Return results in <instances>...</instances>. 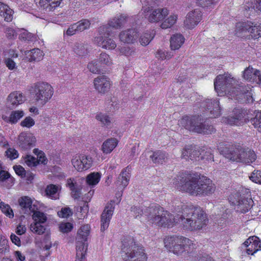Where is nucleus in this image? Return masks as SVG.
Returning a JSON list of instances; mask_svg holds the SVG:
<instances>
[{"label": "nucleus", "instance_id": "22", "mask_svg": "<svg viewBox=\"0 0 261 261\" xmlns=\"http://www.w3.org/2000/svg\"><path fill=\"white\" fill-rule=\"evenodd\" d=\"M96 90L100 93L104 94L110 88L109 79L105 75H100L94 80Z\"/></svg>", "mask_w": 261, "mask_h": 261}, {"label": "nucleus", "instance_id": "21", "mask_svg": "<svg viewBox=\"0 0 261 261\" xmlns=\"http://www.w3.org/2000/svg\"><path fill=\"white\" fill-rule=\"evenodd\" d=\"M36 138L32 134L21 133L18 136L19 146L23 149H28L35 145Z\"/></svg>", "mask_w": 261, "mask_h": 261}, {"label": "nucleus", "instance_id": "49", "mask_svg": "<svg viewBox=\"0 0 261 261\" xmlns=\"http://www.w3.org/2000/svg\"><path fill=\"white\" fill-rule=\"evenodd\" d=\"M230 217L231 213L230 211L227 210H225V212H223L222 214L220 219L217 220L218 223L222 226L226 224V223H228Z\"/></svg>", "mask_w": 261, "mask_h": 261}, {"label": "nucleus", "instance_id": "33", "mask_svg": "<svg viewBox=\"0 0 261 261\" xmlns=\"http://www.w3.org/2000/svg\"><path fill=\"white\" fill-rule=\"evenodd\" d=\"M185 38L180 34L173 35L170 38V47L171 49L176 50L179 49L184 43Z\"/></svg>", "mask_w": 261, "mask_h": 261}, {"label": "nucleus", "instance_id": "25", "mask_svg": "<svg viewBox=\"0 0 261 261\" xmlns=\"http://www.w3.org/2000/svg\"><path fill=\"white\" fill-rule=\"evenodd\" d=\"M18 203L21 207V213L30 215L34 210L32 208V200L28 196H23L18 199Z\"/></svg>", "mask_w": 261, "mask_h": 261}, {"label": "nucleus", "instance_id": "39", "mask_svg": "<svg viewBox=\"0 0 261 261\" xmlns=\"http://www.w3.org/2000/svg\"><path fill=\"white\" fill-rule=\"evenodd\" d=\"M19 38L21 41L27 42H32L37 40V36L26 30L20 33Z\"/></svg>", "mask_w": 261, "mask_h": 261}, {"label": "nucleus", "instance_id": "19", "mask_svg": "<svg viewBox=\"0 0 261 261\" xmlns=\"http://www.w3.org/2000/svg\"><path fill=\"white\" fill-rule=\"evenodd\" d=\"M235 205L234 209L241 213H245L251 208L253 204V201L250 197H245L240 196L238 200L233 201Z\"/></svg>", "mask_w": 261, "mask_h": 261}, {"label": "nucleus", "instance_id": "60", "mask_svg": "<svg viewBox=\"0 0 261 261\" xmlns=\"http://www.w3.org/2000/svg\"><path fill=\"white\" fill-rule=\"evenodd\" d=\"M6 155L11 160L17 158L19 154L18 151L16 149L12 148L8 149L6 151Z\"/></svg>", "mask_w": 261, "mask_h": 261}, {"label": "nucleus", "instance_id": "55", "mask_svg": "<svg viewBox=\"0 0 261 261\" xmlns=\"http://www.w3.org/2000/svg\"><path fill=\"white\" fill-rule=\"evenodd\" d=\"M58 215L60 217L68 218L72 215V213L69 207H64L58 212Z\"/></svg>", "mask_w": 261, "mask_h": 261}, {"label": "nucleus", "instance_id": "27", "mask_svg": "<svg viewBox=\"0 0 261 261\" xmlns=\"http://www.w3.org/2000/svg\"><path fill=\"white\" fill-rule=\"evenodd\" d=\"M200 153L195 146L192 145H187L183 149L181 157L185 159L191 160H196L199 158Z\"/></svg>", "mask_w": 261, "mask_h": 261}, {"label": "nucleus", "instance_id": "24", "mask_svg": "<svg viewBox=\"0 0 261 261\" xmlns=\"http://www.w3.org/2000/svg\"><path fill=\"white\" fill-rule=\"evenodd\" d=\"M231 97L238 100L241 103H246V95L248 89L243 84H238L236 89L232 90Z\"/></svg>", "mask_w": 261, "mask_h": 261}, {"label": "nucleus", "instance_id": "31", "mask_svg": "<svg viewBox=\"0 0 261 261\" xmlns=\"http://www.w3.org/2000/svg\"><path fill=\"white\" fill-rule=\"evenodd\" d=\"M118 141L116 139L112 138L106 140L102 144L101 150L105 154L111 153L117 146Z\"/></svg>", "mask_w": 261, "mask_h": 261}, {"label": "nucleus", "instance_id": "51", "mask_svg": "<svg viewBox=\"0 0 261 261\" xmlns=\"http://www.w3.org/2000/svg\"><path fill=\"white\" fill-rule=\"evenodd\" d=\"M144 210L142 206H133L131 207L130 211L132 215L136 218H138L143 214L144 215Z\"/></svg>", "mask_w": 261, "mask_h": 261}, {"label": "nucleus", "instance_id": "48", "mask_svg": "<svg viewBox=\"0 0 261 261\" xmlns=\"http://www.w3.org/2000/svg\"><path fill=\"white\" fill-rule=\"evenodd\" d=\"M251 123L259 132H261V112H258L255 116L250 120Z\"/></svg>", "mask_w": 261, "mask_h": 261}, {"label": "nucleus", "instance_id": "58", "mask_svg": "<svg viewBox=\"0 0 261 261\" xmlns=\"http://www.w3.org/2000/svg\"><path fill=\"white\" fill-rule=\"evenodd\" d=\"M35 124V121L30 116L27 117L20 123V125L22 127H27L30 128Z\"/></svg>", "mask_w": 261, "mask_h": 261}, {"label": "nucleus", "instance_id": "40", "mask_svg": "<svg viewBox=\"0 0 261 261\" xmlns=\"http://www.w3.org/2000/svg\"><path fill=\"white\" fill-rule=\"evenodd\" d=\"M97 62L100 66H110L112 64L111 58L109 55L106 53H102L100 54Z\"/></svg>", "mask_w": 261, "mask_h": 261}, {"label": "nucleus", "instance_id": "28", "mask_svg": "<svg viewBox=\"0 0 261 261\" xmlns=\"http://www.w3.org/2000/svg\"><path fill=\"white\" fill-rule=\"evenodd\" d=\"M130 177V170L128 166L123 169L117 178V185L120 188H124L128 184Z\"/></svg>", "mask_w": 261, "mask_h": 261}, {"label": "nucleus", "instance_id": "4", "mask_svg": "<svg viewBox=\"0 0 261 261\" xmlns=\"http://www.w3.org/2000/svg\"><path fill=\"white\" fill-rule=\"evenodd\" d=\"M180 123L186 129L198 134H209L215 132L213 126L201 115L185 116L180 120Z\"/></svg>", "mask_w": 261, "mask_h": 261}, {"label": "nucleus", "instance_id": "9", "mask_svg": "<svg viewBox=\"0 0 261 261\" xmlns=\"http://www.w3.org/2000/svg\"><path fill=\"white\" fill-rule=\"evenodd\" d=\"M90 226L84 225L79 229L77 233L79 240L76 245V253L75 261H86V252L87 250L88 237L89 236Z\"/></svg>", "mask_w": 261, "mask_h": 261}, {"label": "nucleus", "instance_id": "41", "mask_svg": "<svg viewBox=\"0 0 261 261\" xmlns=\"http://www.w3.org/2000/svg\"><path fill=\"white\" fill-rule=\"evenodd\" d=\"M256 70L249 66L244 70L243 73V77L247 81H254L255 80L254 72Z\"/></svg>", "mask_w": 261, "mask_h": 261}, {"label": "nucleus", "instance_id": "26", "mask_svg": "<svg viewBox=\"0 0 261 261\" xmlns=\"http://www.w3.org/2000/svg\"><path fill=\"white\" fill-rule=\"evenodd\" d=\"M138 32L135 29H128L119 34L120 40L124 43H133L138 38Z\"/></svg>", "mask_w": 261, "mask_h": 261}, {"label": "nucleus", "instance_id": "53", "mask_svg": "<svg viewBox=\"0 0 261 261\" xmlns=\"http://www.w3.org/2000/svg\"><path fill=\"white\" fill-rule=\"evenodd\" d=\"M25 163L30 167H35L38 164L37 159L31 155H27L24 157Z\"/></svg>", "mask_w": 261, "mask_h": 261}, {"label": "nucleus", "instance_id": "11", "mask_svg": "<svg viewBox=\"0 0 261 261\" xmlns=\"http://www.w3.org/2000/svg\"><path fill=\"white\" fill-rule=\"evenodd\" d=\"M237 28L242 32H248L251 38L256 39L261 37V26L260 24L251 21L240 22L237 23Z\"/></svg>", "mask_w": 261, "mask_h": 261}, {"label": "nucleus", "instance_id": "30", "mask_svg": "<svg viewBox=\"0 0 261 261\" xmlns=\"http://www.w3.org/2000/svg\"><path fill=\"white\" fill-rule=\"evenodd\" d=\"M27 58L29 61H40L42 60L44 54L43 51L39 48H34L30 50L25 51Z\"/></svg>", "mask_w": 261, "mask_h": 261}, {"label": "nucleus", "instance_id": "57", "mask_svg": "<svg viewBox=\"0 0 261 261\" xmlns=\"http://www.w3.org/2000/svg\"><path fill=\"white\" fill-rule=\"evenodd\" d=\"M14 11L10 7L7 9L4 13V15H2L4 18L5 21L10 22L12 20L13 18Z\"/></svg>", "mask_w": 261, "mask_h": 261}, {"label": "nucleus", "instance_id": "46", "mask_svg": "<svg viewBox=\"0 0 261 261\" xmlns=\"http://www.w3.org/2000/svg\"><path fill=\"white\" fill-rule=\"evenodd\" d=\"M96 119L100 121L101 124L108 127L111 124V118L107 115L99 113L96 116Z\"/></svg>", "mask_w": 261, "mask_h": 261}, {"label": "nucleus", "instance_id": "15", "mask_svg": "<svg viewBox=\"0 0 261 261\" xmlns=\"http://www.w3.org/2000/svg\"><path fill=\"white\" fill-rule=\"evenodd\" d=\"M147 19L150 22H157L163 20L168 14L169 10L166 8L155 9L147 8Z\"/></svg>", "mask_w": 261, "mask_h": 261}, {"label": "nucleus", "instance_id": "54", "mask_svg": "<svg viewBox=\"0 0 261 261\" xmlns=\"http://www.w3.org/2000/svg\"><path fill=\"white\" fill-rule=\"evenodd\" d=\"M219 0H197L198 6L202 7H208L216 4Z\"/></svg>", "mask_w": 261, "mask_h": 261}, {"label": "nucleus", "instance_id": "38", "mask_svg": "<svg viewBox=\"0 0 261 261\" xmlns=\"http://www.w3.org/2000/svg\"><path fill=\"white\" fill-rule=\"evenodd\" d=\"M150 158L152 159L153 163L162 164L167 156L165 152L161 150H158L154 152L153 154L150 156Z\"/></svg>", "mask_w": 261, "mask_h": 261}, {"label": "nucleus", "instance_id": "37", "mask_svg": "<svg viewBox=\"0 0 261 261\" xmlns=\"http://www.w3.org/2000/svg\"><path fill=\"white\" fill-rule=\"evenodd\" d=\"M100 177L101 174L98 172L91 173L87 176L86 182L90 186H94L99 182Z\"/></svg>", "mask_w": 261, "mask_h": 261}, {"label": "nucleus", "instance_id": "64", "mask_svg": "<svg viewBox=\"0 0 261 261\" xmlns=\"http://www.w3.org/2000/svg\"><path fill=\"white\" fill-rule=\"evenodd\" d=\"M2 168L0 165V181H4L10 177V174L8 172L3 170Z\"/></svg>", "mask_w": 261, "mask_h": 261}, {"label": "nucleus", "instance_id": "12", "mask_svg": "<svg viewBox=\"0 0 261 261\" xmlns=\"http://www.w3.org/2000/svg\"><path fill=\"white\" fill-rule=\"evenodd\" d=\"M33 219L34 223L31 224L30 229L33 232L38 234H42L45 231V227L42 225L47 220V217L44 213L40 211H34Z\"/></svg>", "mask_w": 261, "mask_h": 261}, {"label": "nucleus", "instance_id": "5", "mask_svg": "<svg viewBox=\"0 0 261 261\" xmlns=\"http://www.w3.org/2000/svg\"><path fill=\"white\" fill-rule=\"evenodd\" d=\"M164 244L169 251L177 255H181L184 252L189 253L192 252L195 246L189 239L177 236L166 238L164 240Z\"/></svg>", "mask_w": 261, "mask_h": 261}, {"label": "nucleus", "instance_id": "32", "mask_svg": "<svg viewBox=\"0 0 261 261\" xmlns=\"http://www.w3.org/2000/svg\"><path fill=\"white\" fill-rule=\"evenodd\" d=\"M74 52L80 57H85L89 53L87 44L84 42H76L73 47Z\"/></svg>", "mask_w": 261, "mask_h": 261}, {"label": "nucleus", "instance_id": "44", "mask_svg": "<svg viewBox=\"0 0 261 261\" xmlns=\"http://www.w3.org/2000/svg\"><path fill=\"white\" fill-rule=\"evenodd\" d=\"M78 32H81L90 28L91 23L88 19H83L75 23Z\"/></svg>", "mask_w": 261, "mask_h": 261}, {"label": "nucleus", "instance_id": "43", "mask_svg": "<svg viewBox=\"0 0 261 261\" xmlns=\"http://www.w3.org/2000/svg\"><path fill=\"white\" fill-rule=\"evenodd\" d=\"M176 19V15H170L162 23L161 28L163 29L171 28L175 23Z\"/></svg>", "mask_w": 261, "mask_h": 261}, {"label": "nucleus", "instance_id": "47", "mask_svg": "<svg viewBox=\"0 0 261 261\" xmlns=\"http://www.w3.org/2000/svg\"><path fill=\"white\" fill-rule=\"evenodd\" d=\"M154 34L152 32L145 33L142 35L140 38V43L144 46H146L149 44L150 41L153 39Z\"/></svg>", "mask_w": 261, "mask_h": 261}, {"label": "nucleus", "instance_id": "10", "mask_svg": "<svg viewBox=\"0 0 261 261\" xmlns=\"http://www.w3.org/2000/svg\"><path fill=\"white\" fill-rule=\"evenodd\" d=\"M98 32L99 36L95 38V42L97 45L108 49H113L116 47L115 42L109 38L113 33L112 31H110V27L101 26L99 28Z\"/></svg>", "mask_w": 261, "mask_h": 261}, {"label": "nucleus", "instance_id": "20", "mask_svg": "<svg viewBox=\"0 0 261 261\" xmlns=\"http://www.w3.org/2000/svg\"><path fill=\"white\" fill-rule=\"evenodd\" d=\"M201 18L200 11L199 9H195L188 13L184 21V24L188 29H193L200 22Z\"/></svg>", "mask_w": 261, "mask_h": 261}, {"label": "nucleus", "instance_id": "36", "mask_svg": "<svg viewBox=\"0 0 261 261\" xmlns=\"http://www.w3.org/2000/svg\"><path fill=\"white\" fill-rule=\"evenodd\" d=\"M24 115V113L22 111H13L11 112L9 117H3L5 121L9 122L11 123H16L21 117Z\"/></svg>", "mask_w": 261, "mask_h": 261}, {"label": "nucleus", "instance_id": "52", "mask_svg": "<svg viewBox=\"0 0 261 261\" xmlns=\"http://www.w3.org/2000/svg\"><path fill=\"white\" fill-rule=\"evenodd\" d=\"M97 62V61H92L87 65L88 69L93 73H98L100 71V65Z\"/></svg>", "mask_w": 261, "mask_h": 261}, {"label": "nucleus", "instance_id": "23", "mask_svg": "<svg viewBox=\"0 0 261 261\" xmlns=\"http://www.w3.org/2000/svg\"><path fill=\"white\" fill-rule=\"evenodd\" d=\"M23 101L22 94L17 91H15L9 95L6 106L9 109H13L18 105L22 103Z\"/></svg>", "mask_w": 261, "mask_h": 261}, {"label": "nucleus", "instance_id": "29", "mask_svg": "<svg viewBox=\"0 0 261 261\" xmlns=\"http://www.w3.org/2000/svg\"><path fill=\"white\" fill-rule=\"evenodd\" d=\"M126 18V16L125 15L117 16L110 20L108 25L103 26L110 27V31H112V28L119 29L125 23Z\"/></svg>", "mask_w": 261, "mask_h": 261}, {"label": "nucleus", "instance_id": "42", "mask_svg": "<svg viewBox=\"0 0 261 261\" xmlns=\"http://www.w3.org/2000/svg\"><path fill=\"white\" fill-rule=\"evenodd\" d=\"M176 19V15H170L162 23L161 28L163 29L171 28L175 23Z\"/></svg>", "mask_w": 261, "mask_h": 261}, {"label": "nucleus", "instance_id": "13", "mask_svg": "<svg viewBox=\"0 0 261 261\" xmlns=\"http://www.w3.org/2000/svg\"><path fill=\"white\" fill-rule=\"evenodd\" d=\"M93 162L92 157L85 155L76 154L71 160L72 164L78 171L89 169L92 166Z\"/></svg>", "mask_w": 261, "mask_h": 261}, {"label": "nucleus", "instance_id": "63", "mask_svg": "<svg viewBox=\"0 0 261 261\" xmlns=\"http://www.w3.org/2000/svg\"><path fill=\"white\" fill-rule=\"evenodd\" d=\"M79 33L75 23L70 25L66 31V35L68 36H72Z\"/></svg>", "mask_w": 261, "mask_h": 261}, {"label": "nucleus", "instance_id": "35", "mask_svg": "<svg viewBox=\"0 0 261 261\" xmlns=\"http://www.w3.org/2000/svg\"><path fill=\"white\" fill-rule=\"evenodd\" d=\"M58 191V188L56 185L50 184L47 185L45 188V195L51 199H58L59 196L57 194Z\"/></svg>", "mask_w": 261, "mask_h": 261}, {"label": "nucleus", "instance_id": "62", "mask_svg": "<svg viewBox=\"0 0 261 261\" xmlns=\"http://www.w3.org/2000/svg\"><path fill=\"white\" fill-rule=\"evenodd\" d=\"M62 0H40V3L45 5L48 3V5L52 8H56L60 5V2Z\"/></svg>", "mask_w": 261, "mask_h": 261}, {"label": "nucleus", "instance_id": "14", "mask_svg": "<svg viewBox=\"0 0 261 261\" xmlns=\"http://www.w3.org/2000/svg\"><path fill=\"white\" fill-rule=\"evenodd\" d=\"M234 115L225 118L224 122L230 125L240 126L248 121L246 111L242 109H236L234 111Z\"/></svg>", "mask_w": 261, "mask_h": 261}, {"label": "nucleus", "instance_id": "56", "mask_svg": "<svg viewBox=\"0 0 261 261\" xmlns=\"http://www.w3.org/2000/svg\"><path fill=\"white\" fill-rule=\"evenodd\" d=\"M73 228L72 225L69 222L62 223L60 225V230L63 233L70 231Z\"/></svg>", "mask_w": 261, "mask_h": 261}, {"label": "nucleus", "instance_id": "61", "mask_svg": "<svg viewBox=\"0 0 261 261\" xmlns=\"http://www.w3.org/2000/svg\"><path fill=\"white\" fill-rule=\"evenodd\" d=\"M13 169L18 175L21 178H24L26 170L23 167L20 165H15L13 166Z\"/></svg>", "mask_w": 261, "mask_h": 261}, {"label": "nucleus", "instance_id": "1", "mask_svg": "<svg viewBox=\"0 0 261 261\" xmlns=\"http://www.w3.org/2000/svg\"><path fill=\"white\" fill-rule=\"evenodd\" d=\"M176 210L178 214L174 216L159 205H152L146 207L144 216L147 221L159 226L172 227L175 223L180 224L188 230H196L202 229L208 222L206 214L199 206L192 205L181 204Z\"/></svg>", "mask_w": 261, "mask_h": 261}, {"label": "nucleus", "instance_id": "2", "mask_svg": "<svg viewBox=\"0 0 261 261\" xmlns=\"http://www.w3.org/2000/svg\"><path fill=\"white\" fill-rule=\"evenodd\" d=\"M175 179L177 188L192 196H209L216 190L211 179L205 176L200 177L197 173H181Z\"/></svg>", "mask_w": 261, "mask_h": 261}, {"label": "nucleus", "instance_id": "16", "mask_svg": "<svg viewBox=\"0 0 261 261\" xmlns=\"http://www.w3.org/2000/svg\"><path fill=\"white\" fill-rule=\"evenodd\" d=\"M201 106L210 113V117L216 118L220 116L221 109L218 99H207L201 104Z\"/></svg>", "mask_w": 261, "mask_h": 261}, {"label": "nucleus", "instance_id": "59", "mask_svg": "<svg viewBox=\"0 0 261 261\" xmlns=\"http://www.w3.org/2000/svg\"><path fill=\"white\" fill-rule=\"evenodd\" d=\"M261 178V171L254 170L252 172L249 178L253 182L258 184Z\"/></svg>", "mask_w": 261, "mask_h": 261}, {"label": "nucleus", "instance_id": "17", "mask_svg": "<svg viewBox=\"0 0 261 261\" xmlns=\"http://www.w3.org/2000/svg\"><path fill=\"white\" fill-rule=\"evenodd\" d=\"M248 255H253L257 251L261 250V242L256 236L250 237L242 244V248Z\"/></svg>", "mask_w": 261, "mask_h": 261}, {"label": "nucleus", "instance_id": "18", "mask_svg": "<svg viewBox=\"0 0 261 261\" xmlns=\"http://www.w3.org/2000/svg\"><path fill=\"white\" fill-rule=\"evenodd\" d=\"M115 208L114 202L111 201L106 206L101 215V231L108 228Z\"/></svg>", "mask_w": 261, "mask_h": 261}, {"label": "nucleus", "instance_id": "45", "mask_svg": "<svg viewBox=\"0 0 261 261\" xmlns=\"http://www.w3.org/2000/svg\"><path fill=\"white\" fill-rule=\"evenodd\" d=\"M0 209L7 217H9L10 218H13V212L9 204L4 202H1L0 203Z\"/></svg>", "mask_w": 261, "mask_h": 261}, {"label": "nucleus", "instance_id": "3", "mask_svg": "<svg viewBox=\"0 0 261 261\" xmlns=\"http://www.w3.org/2000/svg\"><path fill=\"white\" fill-rule=\"evenodd\" d=\"M122 243L121 254L124 261H147L144 247L136 244L133 238H125Z\"/></svg>", "mask_w": 261, "mask_h": 261}, {"label": "nucleus", "instance_id": "8", "mask_svg": "<svg viewBox=\"0 0 261 261\" xmlns=\"http://www.w3.org/2000/svg\"><path fill=\"white\" fill-rule=\"evenodd\" d=\"M31 93L34 95L36 104L39 106H43L51 98L54 90L48 83L38 82L32 86Z\"/></svg>", "mask_w": 261, "mask_h": 261}, {"label": "nucleus", "instance_id": "6", "mask_svg": "<svg viewBox=\"0 0 261 261\" xmlns=\"http://www.w3.org/2000/svg\"><path fill=\"white\" fill-rule=\"evenodd\" d=\"M226 158L232 161L250 165L255 161L256 155L251 149L238 145L232 147L228 150Z\"/></svg>", "mask_w": 261, "mask_h": 261}, {"label": "nucleus", "instance_id": "7", "mask_svg": "<svg viewBox=\"0 0 261 261\" xmlns=\"http://www.w3.org/2000/svg\"><path fill=\"white\" fill-rule=\"evenodd\" d=\"M238 85L236 80L228 73L218 75L214 82L215 89L219 96L231 95L232 90L236 89Z\"/></svg>", "mask_w": 261, "mask_h": 261}, {"label": "nucleus", "instance_id": "50", "mask_svg": "<svg viewBox=\"0 0 261 261\" xmlns=\"http://www.w3.org/2000/svg\"><path fill=\"white\" fill-rule=\"evenodd\" d=\"M119 50L122 55L126 57L133 56L136 53L135 49L134 47H129L128 46L122 47L119 49Z\"/></svg>", "mask_w": 261, "mask_h": 261}, {"label": "nucleus", "instance_id": "34", "mask_svg": "<svg viewBox=\"0 0 261 261\" xmlns=\"http://www.w3.org/2000/svg\"><path fill=\"white\" fill-rule=\"evenodd\" d=\"M67 185L71 191L72 197L75 199L79 198L81 195V186L78 185L76 182H73L71 179H68Z\"/></svg>", "mask_w": 261, "mask_h": 261}]
</instances>
